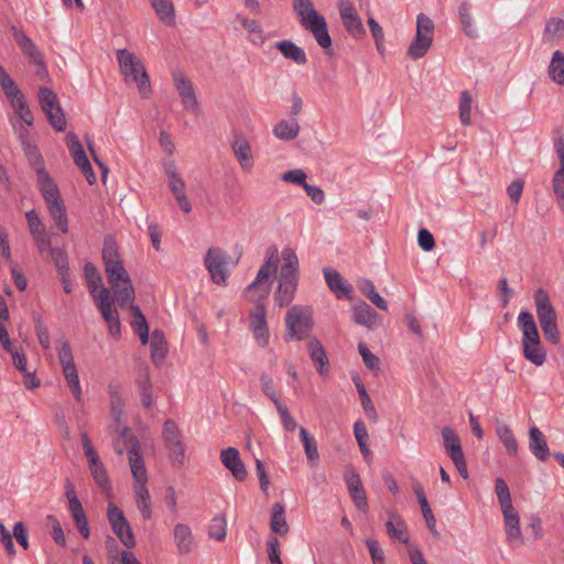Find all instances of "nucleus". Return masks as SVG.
I'll return each mask as SVG.
<instances>
[{"instance_id": "obj_1", "label": "nucleus", "mask_w": 564, "mask_h": 564, "mask_svg": "<svg viewBox=\"0 0 564 564\" xmlns=\"http://www.w3.org/2000/svg\"><path fill=\"white\" fill-rule=\"evenodd\" d=\"M282 265L278 276V286L274 291V301L279 307L290 305L294 297L300 281V263L292 248H284L281 252Z\"/></svg>"}, {"instance_id": "obj_2", "label": "nucleus", "mask_w": 564, "mask_h": 564, "mask_svg": "<svg viewBox=\"0 0 564 564\" xmlns=\"http://www.w3.org/2000/svg\"><path fill=\"white\" fill-rule=\"evenodd\" d=\"M521 329L523 356L535 366H542L546 360V350L541 344L539 330L530 312H521L518 316Z\"/></svg>"}, {"instance_id": "obj_3", "label": "nucleus", "mask_w": 564, "mask_h": 564, "mask_svg": "<svg viewBox=\"0 0 564 564\" xmlns=\"http://www.w3.org/2000/svg\"><path fill=\"white\" fill-rule=\"evenodd\" d=\"M117 59L120 72L124 76V80H132L135 83L140 95L143 98H149L152 93V88L149 75L141 59L126 48L117 51Z\"/></svg>"}, {"instance_id": "obj_4", "label": "nucleus", "mask_w": 564, "mask_h": 564, "mask_svg": "<svg viewBox=\"0 0 564 564\" xmlns=\"http://www.w3.org/2000/svg\"><path fill=\"white\" fill-rule=\"evenodd\" d=\"M108 283L120 307L124 308L134 301V288L121 261L105 267Z\"/></svg>"}, {"instance_id": "obj_5", "label": "nucleus", "mask_w": 564, "mask_h": 564, "mask_svg": "<svg viewBox=\"0 0 564 564\" xmlns=\"http://www.w3.org/2000/svg\"><path fill=\"white\" fill-rule=\"evenodd\" d=\"M536 315L545 338L552 344L560 341L557 315L550 295L544 289H538L534 294Z\"/></svg>"}, {"instance_id": "obj_6", "label": "nucleus", "mask_w": 564, "mask_h": 564, "mask_svg": "<svg viewBox=\"0 0 564 564\" xmlns=\"http://www.w3.org/2000/svg\"><path fill=\"white\" fill-rule=\"evenodd\" d=\"M286 339L302 340L313 329L312 310L308 306L294 305L285 316Z\"/></svg>"}, {"instance_id": "obj_7", "label": "nucleus", "mask_w": 564, "mask_h": 564, "mask_svg": "<svg viewBox=\"0 0 564 564\" xmlns=\"http://www.w3.org/2000/svg\"><path fill=\"white\" fill-rule=\"evenodd\" d=\"M434 22L424 13L416 17V31L408 48V56L412 59L422 58L433 44Z\"/></svg>"}, {"instance_id": "obj_8", "label": "nucleus", "mask_w": 564, "mask_h": 564, "mask_svg": "<svg viewBox=\"0 0 564 564\" xmlns=\"http://www.w3.org/2000/svg\"><path fill=\"white\" fill-rule=\"evenodd\" d=\"M107 519L111 527L112 532L117 535L120 542L127 547L132 549L135 546V538L132 528L127 520L123 511L115 503H109L107 508Z\"/></svg>"}, {"instance_id": "obj_9", "label": "nucleus", "mask_w": 564, "mask_h": 564, "mask_svg": "<svg viewBox=\"0 0 564 564\" xmlns=\"http://www.w3.org/2000/svg\"><path fill=\"white\" fill-rule=\"evenodd\" d=\"M39 101L51 126L57 131H64L66 119L59 107L56 94L51 88L40 87Z\"/></svg>"}, {"instance_id": "obj_10", "label": "nucleus", "mask_w": 564, "mask_h": 564, "mask_svg": "<svg viewBox=\"0 0 564 564\" xmlns=\"http://www.w3.org/2000/svg\"><path fill=\"white\" fill-rule=\"evenodd\" d=\"M162 436L173 464L181 467L184 464L185 448L181 440L182 433L173 420H165Z\"/></svg>"}, {"instance_id": "obj_11", "label": "nucleus", "mask_w": 564, "mask_h": 564, "mask_svg": "<svg viewBox=\"0 0 564 564\" xmlns=\"http://www.w3.org/2000/svg\"><path fill=\"white\" fill-rule=\"evenodd\" d=\"M123 436L126 438V442L131 444L128 458L131 473L134 479V485L145 486L148 481V474L141 455L139 440L133 434L131 429H126L123 431Z\"/></svg>"}, {"instance_id": "obj_12", "label": "nucleus", "mask_w": 564, "mask_h": 564, "mask_svg": "<svg viewBox=\"0 0 564 564\" xmlns=\"http://www.w3.org/2000/svg\"><path fill=\"white\" fill-rule=\"evenodd\" d=\"M94 302L108 324L109 333L115 337L120 336L119 313L110 296V291L107 288H102V290H100V294L94 300Z\"/></svg>"}, {"instance_id": "obj_13", "label": "nucleus", "mask_w": 564, "mask_h": 564, "mask_svg": "<svg viewBox=\"0 0 564 564\" xmlns=\"http://www.w3.org/2000/svg\"><path fill=\"white\" fill-rule=\"evenodd\" d=\"M301 25L308 32H311L317 42V44L328 50L332 46V37L328 33L326 19L317 11H312L300 21Z\"/></svg>"}, {"instance_id": "obj_14", "label": "nucleus", "mask_w": 564, "mask_h": 564, "mask_svg": "<svg viewBox=\"0 0 564 564\" xmlns=\"http://www.w3.org/2000/svg\"><path fill=\"white\" fill-rule=\"evenodd\" d=\"M206 269L208 270L212 281L216 284H226L228 256L221 249H209L204 259Z\"/></svg>"}, {"instance_id": "obj_15", "label": "nucleus", "mask_w": 564, "mask_h": 564, "mask_svg": "<svg viewBox=\"0 0 564 564\" xmlns=\"http://www.w3.org/2000/svg\"><path fill=\"white\" fill-rule=\"evenodd\" d=\"M347 490L357 509L367 512L368 511V499L360 479L358 471L348 466L344 474Z\"/></svg>"}, {"instance_id": "obj_16", "label": "nucleus", "mask_w": 564, "mask_h": 564, "mask_svg": "<svg viewBox=\"0 0 564 564\" xmlns=\"http://www.w3.org/2000/svg\"><path fill=\"white\" fill-rule=\"evenodd\" d=\"M173 80L185 109L196 112L198 110V101L192 80L182 72L173 73Z\"/></svg>"}, {"instance_id": "obj_17", "label": "nucleus", "mask_w": 564, "mask_h": 564, "mask_svg": "<svg viewBox=\"0 0 564 564\" xmlns=\"http://www.w3.org/2000/svg\"><path fill=\"white\" fill-rule=\"evenodd\" d=\"M267 308L265 306H254L250 312V328L252 334L261 347H265L269 344V328L265 319Z\"/></svg>"}, {"instance_id": "obj_18", "label": "nucleus", "mask_w": 564, "mask_h": 564, "mask_svg": "<svg viewBox=\"0 0 564 564\" xmlns=\"http://www.w3.org/2000/svg\"><path fill=\"white\" fill-rule=\"evenodd\" d=\"M230 147L242 171L251 172L254 165V159L247 138L242 134L235 135L230 141Z\"/></svg>"}, {"instance_id": "obj_19", "label": "nucleus", "mask_w": 564, "mask_h": 564, "mask_svg": "<svg viewBox=\"0 0 564 564\" xmlns=\"http://www.w3.org/2000/svg\"><path fill=\"white\" fill-rule=\"evenodd\" d=\"M220 460L236 480L243 481L247 478V469L236 447L224 448L220 452Z\"/></svg>"}, {"instance_id": "obj_20", "label": "nucleus", "mask_w": 564, "mask_h": 564, "mask_svg": "<svg viewBox=\"0 0 564 564\" xmlns=\"http://www.w3.org/2000/svg\"><path fill=\"white\" fill-rule=\"evenodd\" d=\"M272 281L264 279H256L245 290V297L254 304V306H265V302L270 294Z\"/></svg>"}, {"instance_id": "obj_21", "label": "nucleus", "mask_w": 564, "mask_h": 564, "mask_svg": "<svg viewBox=\"0 0 564 564\" xmlns=\"http://www.w3.org/2000/svg\"><path fill=\"white\" fill-rule=\"evenodd\" d=\"M307 349L318 375L326 377L329 373V361L321 341L316 337H311L307 341Z\"/></svg>"}, {"instance_id": "obj_22", "label": "nucleus", "mask_w": 564, "mask_h": 564, "mask_svg": "<svg viewBox=\"0 0 564 564\" xmlns=\"http://www.w3.org/2000/svg\"><path fill=\"white\" fill-rule=\"evenodd\" d=\"M529 449L540 462H546L551 454L545 435L535 425L529 430Z\"/></svg>"}, {"instance_id": "obj_23", "label": "nucleus", "mask_w": 564, "mask_h": 564, "mask_svg": "<svg viewBox=\"0 0 564 564\" xmlns=\"http://www.w3.org/2000/svg\"><path fill=\"white\" fill-rule=\"evenodd\" d=\"M13 37L22 51V53L29 58L30 63L35 65H42L43 58L42 55L35 45V43L21 30L17 28H12Z\"/></svg>"}, {"instance_id": "obj_24", "label": "nucleus", "mask_w": 564, "mask_h": 564, "mask_svg": "<svg viewBox=\"0 0 564 564\" xmlns=\"http://www.w3.org/2000/svg\"><path fill=\"white\" fill-rule=\"evenodd\" d=\"M174 541L180 554H188L194 549V535L191 528L184 523L174 527Z\"/></svg>"}, {"instance_id": "obj_25", "label": "nucleus", "mask_w": 564, "mask_h": 564, "mask_svg": "<svg viewBox=\"0 0 564 564\" xmlns=\"http://www.w3.org/2000/svg\"><path fill=\"white\" fill-rule=\"evenodd\" d=\"M57 354L65 380L78 376L70 345L67 340H62L59 343V345L57 346Z\"/></svg>"}, {"instance_id": "obj_26", "label": "nucleus", "mask_w": 564, "mask_h": 564, "mask_svg": "<svg viewBox=\"0 0 564 564\" xmlns=\"http://www.w3.org/2000/svg\"><path fill=\"white\" fill-rule=\"evenodd\" d=\"M505 519V530L507 540L510 543L521 540L520 518L518 511L511 507L501 510Z\"/></svg>"}, {"instance_id": "obj_27", "label": "nucleus", "mask_w": 564, "mask_h": 564, "mask_svg": "<svg viewBox=\"0 0 564 564\" xmlns=\"http://www.w3.org/2000/svg\"><path fill=\"white\" fill-rule=\"evenodd\" d=\"M40 192L43 195L45 203L57 199L61 197L59 191L44 167L36 171Z\"/></svg>"}, {"instance_id": "obj_28", "label": "nucleus", "mask_w": 564, "mask_h": 564, "mask_svg": "<svg viewBox=\"0 0 564 564\" xmlns=\"http://www.w3.org/2000/svg\"><path fill=\"white\" fill-rule=\"evenodd\" d=\"M275 47L281 52L284 58L293 61L297 65H304L307 62L304 50L291 40L276 42Z\"/></svg>"}, {"instance_id": "obj_29", "label": "nucleus", "mask_w": 564, "mask_h": 564, "mask_svg": "<svg viewBox=\"0 0 564 564\" xmlns=\"http://www.w3.org/2000/svg\"><path fill=\"white\" fill-rule=\"evenodd\" d=\"M378 314L366 302L361 301L354 307L352 319L356 324L373 328L377 325Z\"/></svg>"}, {"instance_id": "obj_30", "label": "nucleus", "mask_w": 564, "mask_h": 564, "mask_svg": "<svg viewBox=\"0 0 564 564\" xmlns=\"http://www.w3.org/2000/svg\"><path fill=\"white\" fill-rule=\"evenodd\" d=\"M299 133L300 124L294 118L280 120L273 129V134L283 141L294 140Z\"/></svg>"}, {"instance_id": "obj_31", "label": "nucleus", "mask_w": 564, "mask_h": 564, "mask_svg": "<svg viewBox=\"0 0 564 564\" xmlns=\"http://www.w3.org/2000/svg\"><path fill=\"white\" fill-rule=\"evenodd\" d=\"M270 529L272 532L284 536L289 532V525L285 519V509L281 502L272 506Z\"/></svg>"}, {"instance_id": "obj_32", "label": "nucleus", "mask_w": 564, "mask_h": 564, "mask_svg": "<svg viewBox=\"0 0 564 564\" xmlns=\"http://www.w3.org/2000/svg\"><path fill=\"white\" fill-rule=\"evenodd\" d=\"M50 215L54 219L56 226L62 232H68V220L66 216V207L62 198H57L46 203Z\"/></svg>"}, {"instance_id": "obj_33", "label": "nucleus", "mask_w": 564, "mask_h": 564, "mask_svg": "<svg viewBox=\"0 0 564 564\" xmlns=\"http://www.w3.org/2000/svg\"><path fill=\"white\" fill-rule=\"evenodd\" d=\"M153 10L165 25L175 24V9L172 0H150Z\"/></svg>"}, {"instance_id": "obj_34", "label": "nucleus", "mask_w": 564, "mask_h": 564, "mask_svg": "<svg viewBox=\"0 0 564 564\" xmlns=\"http://www.w3.org/2000/svg\"><path fill=\"white\" fill-rule=\"evenodd\" d=\"M386 528L391 539L398 540L403 544L409 543L406 524L399 516L392 513L391 519L386 522Z\"/></svg>"}, {"instance_id": "obj_35", "label": "nucleus", "mask_w": 564, "mask_h": 564, "mask_svg": "<svg viewBox=\"0 0 564 564\" xmlns=\"http://www.w3.org/2000/svg\"><path fill=\"white\" fill-rule=\"evenodd\" d=\"M84 274L89 289L91 297L95 300L100 294V290L106 288L102 283V279L97 268L88 262L84 267Z\"/></svg>"}, {"instance_id": "obj_36", "label": "nucleus", "mask_w": 564, "mask_h": 564, "mask_svg": "<svg viewBox=\"0 0 564 564\" xmlns=\"http://www.w3.org/2000/svg\"><path fill=\"white\" fill-rule=\"evenodd\" d=\"M359 291L379 310L387 311L388 303L387 301L380 296V294L376 291V288L371 280L369 279H360L357 283Z\"/></svg>"}, {"instance_id": "obj_37", "label": "nucleus", "mask_w": 564, "mask_h": 564, "mask_svg": "<svg viewBox=\"0 0 564 564\" xmlns=\"http://www.w3.org/2000/svg\"><path fill=\"white\" fill-rule=\"evenodd\" d=\"M442 437L445 451L451 459L464 454L459 437L452 427L444 426L442 429Z\"/></svg>"}, {"instance_id": "obj_38", "label": "nucleus", "mask_w": 564, "mask_h": 564, "mask_svg": "<svg viewBox=\"0 0 564 564\" xmlns=\"http://www.w3.org/2000/svg\"><path fill=\"white\" fill-rule=\"evenodd\" d=\"M496 433L510 455H517L519 446L510 426L503 422H497Z\"/></svg>"}, {"instance_id": "obj_39", "label": "nucleus", "mask_w": 564, "mask_h": 564, "mask_svg": "<svg viewBox=\"0 0 564 564\" xmlns=\"http://www.w3.org/2000/svg\"><path fill=\"white\" fill-rule=\"evenodd\" d=\"M278 263V248L273 246L269 248L264 263L260 267L257 276L259 279L271 281V278L276 274Z\"/></svg>"}, {"instance_id": "obj_40", "label": "nucleus", "mask_w": 564, "mask_h": 564, "mask_svg": "<svg viewBox=\"0 0 564 564\" xmlns=\"http://www.w3.org/2000/svg\"><path fill=\"white\" fill-rule=\"evenodd\" d=\"M564 37V20L560 18L550 19L543 32L544 42L557 44Z\"/></svg>"}, {"instance_id": "obj_41", "label": "nucleus", "mask_w": 564, "mask_h": 564, "mask_svg": "<svg viewBox=\"0 0 564 564\" xmlns=\"http://www.w3.org/2000/svg\"><path fill=\"white\" fill-rule=\"evenodd\" d=\"M134 498L138 510L143 519L148 520L152 516L151 497L147 485H134Z\"/></svg>"}, {"instance_id": "obj_42", "label": "nucleus", "mask_w": 564, "mask_h": 564, "mask_svg": "<svg viewBox=\"0 0 564 564\" xmlns=\"http://www.w3.org/2000/svg\"><path fill=\"white\" fill-rule=\"evenodd\" d=\"M323 272L328 288L335 292L338 297L350 292L351 288L344 283L338 271L324 268Z\"/></svg>"}, {"instance_id": "obj_43", "label": "nucleus", "mask_w": 564, "mask_h": 564, "mask_svg": "<svg viewBox=\"0 0 564 564\" xmlns=\"http://www.w3.org/2000/svg\"><path fill=\"white\" fill-rule=\"evenodd\" d=\"M549 76L557 85H564V53L555 51L547 68Z\"/></svg>"}, {"instance_id": "obj_44", "label": "nucleus", "mask_w": 564, "mask_h": 564, "mask_svg": "<svg viewBox=\"0 0 564 564\" xmlns=\"http://www.w3.org/2000/svg\"><path fill=\"white\" fill-rule=\"evenodd\" d=\"M67 147L75 164L80 169L82 166L89 163V160L80 144L77 135L73 132L67 134Z\"/></svg>"}, {"instance_id": "obj_45", "label": "nucleus", "mask_w": 564, "mask_h": 564, "mask_svg": "<svg viewBox=\"0 0 564 564\" xmlns=\"http://www.w3.org/2000/svg\"><path fill=\"white\" fill-rule=\"evenodd\" d=\"M300 437L304 446L305 455L311 465H316L319 460L317 443L315 438L308 434L306 429L300 427Z\"/></svg>"}, {"instance_id": "obj_46", "label": "nucleus", "mask_w": 564, "mask_h": 564, "mask_svg": "<svg viewBox=\"0 0 564 564\" xmlns=\"http://www.w3.org/2000/svg\"><path fill=\"white\" fill-rule=\"evenodd\" d=\"M236 19L250 33V41L253 44H263V42H264L263 30L257 20L248 19L247 17H245L240 13L236 14Z\"/></svg>"}, {"instance_id": "obj_47", "label": "nucleus", "mask_w": 564, "mask_h": 564, "mask_svg": "<svg viewBox=\"0 0 564 564\" xmlns=\"http://www.w3.org/2000/svg\"><path fill=\"white\" fill-rule=\"evenodd\" d=\"M116 544L113 538H108L107 547L110 553L111 564H141L135 555L130 551L112 552L111 546Z\"/></svg>"}, {"instance_id": "obj_48", "label": "nucleus", "mask_w": 564, "mask_h": 564, "mask_svg": "<svg viewBox=\"0 0 564 564\" xmlns=\"http://www.w3.org/2000/svg\"><path fill=\"white\" fill-rule=\"evenodd\" d=\"M18 137L22 144L24 153L30 159L39 160L40 153H39L37 147H36L35 142L33 141L29 130L26 128L20 126L18 128Z\"/></svg>"}, {"instance_id": "obj_49", "label": "nucleus", "mask_w": 564, "mask_h": 564, "mask_svg": "<svg viewBox=\"0 0 564 564\" xmlns=\"http://www.w3.org/2000/svg\"><path fill=\"white\" fill-rule=\"evenodd\" d=\"M473 97L468 90H463L459 98V120L463 126L471 123Z\"/></svg>"}, {"instance_id": "obj_50", "label": "nucleus", "mask_w": 564, "mask_h": 564, "mask_svg": "<svg viewBox=\"0 0 564 564\" xmlns=\"http://www.w3.org/2000/svg\"><path fill=\"white\" fill-rule=\"evenodd\" d=\"M109 394H110V405H111V416L113 420V423L116 424L115 427H119L121 424V415L123 413V399L119 394L118 391L115 390L112 386L109 387Z\"/></svg>"}, {"instance_id": "obj_51", "label": "nucleus", "mask_w": 564, "mask_h": 564, "mask_svg": "<svg viewBox=\"0 0 564 564\" xmlns=\"http://www.w3.org/2000/svg\"><path fill=\"white\" fill-rule=\"evenodd\" d=\"M227 534V521L225 516H215L209 524L208 535L216 541H224Z\"/></svg>"}, {"instance_id": "obj_52", "label": "nucleus", "mask_w": 564, "mask_h": 564, "mask_svg": "<svg viewBox=\"0 0 564 564\" xmlns=\"http://www.w3.org/2000/svg\"><path fill=\"white\" fill-rule=\"evenodd\" d=\"M354 382H355L356 389L358 391L360 402H361V405H362L365 412L368 414V416L372 417L373 420H377V411L375 409V405H373L369 394L367 393V390H366L364 383L361 382V380L359 378L354 379Z\"/></svg>"}, {"instance_id": "obj_53", "label": "nucleus", "mask_w": 564, "mask_h": 564, "mask_svg": "<svg viewBox=\"0 0 564 564\" xmlns=\"http://www.w3.org/2000/svg\"><path fill=\"white\" fill-rule=\"evenodd\" d=\"M345 30L355 39H360L366 34V30L358 14L346 17L341 20Z\"/></svg>"}, {"instance_id": "obj_54", "label": "nucleus", "mask_w": 564, "mask_h": 564, "mask_svg": "<svg viewBox=\"0 0 564 564\" xmlns=\"http://www.w3.org/2000/svg\"><path fill=\"white\" fill-rule=\"evenodd\" d=\"M354 434H355V437L357 440V443H358L359 448H360L361 453L364 454V456L370 455V449H369V445H368L369 434H368L367 426H366L365 422L357 421L354 424Z\"/></svg>"}, {"instance_id": "obj_55", "label": "nucleus", "mask_w": 564, "mask_h": 564, "mask_svg": "<svg viewBox=\"0 0 564 564\" xmlns=\"http://www.w3.org/2000/svg\"><path fill=\"white\" fill-rule=\"evenodd\" d=\"M495 491L500 503L501 510L513 507L509 487L502 478L496 479Z\"/></svg>"}, {"instance_id": "obj_56", "label": "nucleus", "mask_w": 564, "mask_h": 564, "mask_svg": "<svg viewBox=\"0 0 564 564\" xmlns=\"http://www.w3.org/2000/svg\"><path fill=\"white\" fill-rule=\"evenodd\" d=\"M163 167L167 176L169 187L171 191L176 188L180 189V187H185V182L180 176L176 164L173 160L165 162Z\"/></svg>"}, {"instance_id": "obj_57", "label": "nucleus", "mask_w": 564, "mask_h": 564, "mask_svg": "<svg viewBox=\"0 0 564 564\" xmlns=\"http://www.w3.org/2000/svg\"><path fill=\"white\" fill-rule=\"evenodd\" d=\"M89 470L93 475L96 484L104 490L109 491L111 489L109 477L104 464L100 462L98 464L89 466Z\"/></svg>"}, {"instance_id": "obj_58", "label": "nucleus", "mask_w": 564, "mask_h": 564, "mask_svg": "<svg viewBox=\"0 0 564 564\" xmlns=\"http://www.w3.org/2000/svg\"><path fill=\"white\" fill-rule=\"evenodd\" d=\"M139 389L143 406L147 409L151 408L153 404L152 384L148 372L144 373L142 380H139Z\"/></svg>"}, {"instance_id": "obj_59", "label": "nucleus", "mask_w": 564, "mask_h": 564, "mask_svg": "<svg viewBox=\"0 0 564 564\" xmlns=\"http://www.w3.org/2000/svg\"><path fill=\"white\" fill-rule=\"evenodd\" d=\"M260 384L262 392L274 403V405L281 403L280 398L278 397V393L274 388L273 379L270 375L262 373L260 376Z\"/></svg>"}, {"instance_id": "obj_60", "label": "nucleus", "mask_w": 564, "mask_h": 564, "mask_svg": "<svg viewBox=\"0 0 564 564\" xmlns=\"http://www.w3.org/2000/svg\"><path fill=\"white\" fill-rule=\"evenodd\" d=\"M458 13H459L460 22L463 24V28H464V31L466 32V34L469 36H475L476 31L473 26L470 6L467 2H463L459 6Z\"/></svg>"}, {"instance_id": "obj_61", "label": "nucleus", "mask_w": 564, "mask_h": 564, "mask_svg": "<svg viewBox=\"0 0 564 564\" xmlns=\"http://www.w3.org/2000/svg\"><path fill=\"white\" fill-rule=\"evenodd\" d=\"M46 257H51L58 274L68 272V258L64 250L56 248L51 250V253Z\"/></svg>"}, {"instance_id": "obj_62", "label": "nucleus", "mask_w": 564, "mask_h": 564, "mask_svg": "<svg viewBox=\"0 0 564 564\" xmlns=\"http://www.w3.org/2000/svg\"><path fill=\"white\" fill-rule=\"evenodd\" d=\"M34 324H35V332L37 339L40 341V345L43 349L47 350L51 348V339L48 335V329L42 318L40 316H34Z\"/></svg>"}, {"instance_id": "obj_63", "label": "nucleus", "mask_w": 564, "mask_h": 564, "mask_svg": "<svg viewBox=\"0 0 564 564\" xmlns=\"http://www.w3.org/2000/svg\"><path fill=\"white\" fill-rule=\"evenodd\" d=\"M102 260H104L105 267H107V263L121 261L119 259L116 242L111 238L105 239L104 248H102Z\"/></svg>"}, {"instance_id": "obj_64", "label": "nucleus", "mask_w": 564, "mask_h": 564, "mask_svg": "<svg viewBox=\"0 0 564 564\" xmlns=\"http://www.w3.org/2000/svg\"><path fill=\"white\" fill-rule=\"evenodd\" d=\"M553 191L558 206L564 210V173L555 172L552 180Z\"/></svg>"}]
</instances>
